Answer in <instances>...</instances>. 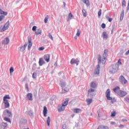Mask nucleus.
<instances>
[{"instance_id": "obj_1", "label": "nucleus", "mask_w": 129, "mask_h": 129, "mask_svg": "<svg viewBox=\"0 0 129 129\" xmlns=\"http://www.w3.org/2000/svg\"><path fill=\"white\" fill-rule=\"evenodd\" d=\"M113 91L120 97H124V96L127 94L126 92L121 90L119 87H116L115 88L113 89Z\"/></svg>"}, {"instance_id": "obj_2", "label": "nucleus", "mask_w": 129, "mask_h": 129, "mask_svg": "<svg viewBox=\"0 0 129 129\" xmlns=\"http://www.w3.org/2000/svg\"><path fill=\"white\" fill-rule=\"evenodd\" d=\"M8 99H11V97L9 95H6L3 98V103H4L5 108H9L10 107V102Z\"/></svg>"}, {"instance_id": "obj_3", "label": "nucleus", "mask_w": 129, "mask_h": 129, "mask_svg": "<svg viewBox=\"0 0 129 129\" xmlns=\"http://www.w3.org/2000/svg\"><path fill=\"white\" fill-rule=\"evenodd\" d=\"M108 53V50L107 49H105L103 54V58L102 59V64H105L106 62V57H107V54Z\"/></svg>"}, {"instance_id": "obj_4", "label": "nucleus", "mask_w": 129, "mask_h": 129, "mask_svg": "<svg viewBox=\"0 0 129 129\" xmlns=\"http://www.w3.org/2000/svg\"><path fill=\"white\" fill-rule=\"evenodd\" d=\"M10 28V21H8L3 26L2 28L0 29L1 32H5V31H7L8 29Z\"/></svg>"}, {"instance_id": "obj_5", "label": "nucleus", "mask_w": 129, "mask_h": 129, "mask_svg": "<svg viewBox=\"0 0 129 129\" xmlns=\"http://www.w3.org/2000/svg\"><path fill=\"white\" fill-rule=\"evenodd\" d=\"M118 70V64H113L112 68L110 69V73H115Z\"/></svg>"}, {"instance_id": "obj_6", "label": "nucleus", "mask_w": 129, "mask_h": 129, "mask_svg": "<svg viewBox=\"0 0 129 129\" xmlns=\"http://www.w3.org/2000/svg\"><path fill=\"white\" fill-rule=\"evenodd\" d=\"M0 14L1 15H1L0 16V22H2V21L5 19V16H7L8 15V12H5L3 11L2 10L0 9Z\"/></svg>"}, {"instance_id": "obj_7", "label": "nucleus", "mask_w": 129, "mask_h": 129, "mask_svg": "<svg viewBox=\"0 0 129 129\" xmlns=\"http://www.w3.org/2000/svg\"><path fill=\"white\" fill-rule=\"evenodd\" d=\"M105 94L107 100H112V97H110V89H108L105 92Z\"/></svg>"}, {"instance_id": "obj_8", "label": "nucleus", "mask_w": 129, "mask_h": 129, "mask_svg": "<svg viewBox=\"0 0 129 129\" xmlns=\"http://www.w3.org/2000/svg\"><path fill=\"white\" fill-rule=\"evenodd\" d=\"M119 80L120 82L123 85H124V84H126L127 82V80H126V79H125L124 77H123V76H121L119 77Z\"/></svg>"}, {"instance_id": "obj_9", "label": "nucleus", "mask_w": 129, "mask_h": 129, "mask_svg": "<svg viewBox=\"0 0 129 129\" xmlns=\"http://www.w3.org/2000/svg\"><path fill=\"white\" fill-rule=\"evenodd\" d=\"M3 113H4V115H7L9 117H11L12 116V112H11V111H10V110H9V109L5 110L4 111Z\"/></svg>"}, {"instance_id": "obj_10", "label": "nucleus", "mask_w": 129, "mask_h": 129, "mask_svg": "<svg viewBox=\"0 0 129 129\" xmlns=\"http://www.w3.org/2000/svg\"><path fill=\"white\" fill-rule=\"evenodd\" d=\"M61 87H62V89H63L64 92H67L68 91L69 89L68 88H65V86H66V85L65 84V83L62 82L61 83Z\"/></svg>"}, {"instance_id": "obj_11", "label": "nucleus", "mask_w": 129, "mask_h": 129, "mask_svg": "<svg viewBox=\"0 0 129 129\" xmlns=\"http://www.w3.org/2000/svg\"><path fill=\"white\" fill-rule=\"evenodd\" d=\"M9 43H10V39L8 37L5 38L4 40L2 41L3 45H8Z\"/></svg>"}, {"instance_id": "obj_12", "label": "nucleus", "mask_w": 129, "mask_h": 129, "mask_svg": "<svg viewBox=\"0 0 129 129\" xmlns=\"http://www.w3.org/2000/svg\"><path fill=\"white\" fill-rule=\"evenodd\" d=\"M28 49H30L33 46V43H32V38L31 37H28Z\"/></svg>"}, {"instance_id": "obj_13", "label": "nucleus", "mask_w": 129, "mask_h": 129, "mask_svg": "<svg viewBox=\"0 0 129 129\" xmlns=\"http://www.w3.org/2000/svg\"><path fill=\"white\" fill-rule=\"evenodd\" d=\"M44 59L46 62L50 61V55L49 54H45L44 55Z\"/></svg>"}, {"instance_id": "obj_14", "label": "nucleus", "mask_w": 129, "mask_h": 129, "mask_svg": "<svg viewBox=\"0 0 129 129\" xmlns=\"http://www.w3.org/2000/svg\"><path fill=\"white\" fill-rule=\"evenodd\" d=\"M78 63H79V61H78L74 58L72 59L71 60V64L72 65L73 64H76L77 66H78Z\"/></svg>"}, {"instance_id": "obj_15", "label": "nucleus", "mask_w": 129, "mask_h": 129, "mask_svg": "<svg viewBox=\"0 0 129 129\" xmlns=\"http://www.w3.org/2000/svg\"><path fill=\"white\" fill-rule=\"evenodd\" d=\"M65 109V107L64 106L62 105H59L58 106V111L59 112H61V111H63V110Z\"/></svg>"}, {"instance_id": "obj_16", "label": "nucleus", "mask_w": 129, "mask_h": 129, "mask_svg": "<svg viewBox=\"0 0 129 129\" xmlns=\"http://www.w3.org/2000/svg\"><path fill=\"white\" fill-rule=\"evenodd\" d=\"M90 86L92 88H96L97 84H96V82H92L90 85Z\"/></svg>"}, {"instance_id": "obj_17", "label": "nucleus", "mask_w": 129, "mask_h": 129, "mask_svg": "<svg viewBox=\"0 0 129 129\" xmlns=\"http://www.w3.org/2000/svg\"><path fill=\"white\" fill-rule=\"evenodd\" d=\"M47 111H48V110L47 109V107L44 106L43 107V115L44 117H46L47 116Z\"/></svg>"}, {"instance_id": "obj_18", "label": "nucleus", "mask_w": 129, "mask_h": 129, "mask_svg": "<svg viewBox=\"0 0 129 129\" xmlns=\"http://www.w3.org/2000/svg\"><path fill=\"white\" fill-rule=\"evenodd\" d=\"M39 66H43V64H45V61H44L43 58H40L39 59Z\"/></svg>"}, {"instance_id": "obj_19", "label": "nucleus", "mask_w": 129, "mask_h": 129, "mask_svg": "<svg viewBox=\"0 0 129 129\" xmlns=\"http://www.w3.org/2000/svg\"><path fill=\"white\" fill-rule=\"evenodd\" d=\"M99 68H100V67L99 66V64H98L95 70V74H99Z\"/></svg>"}, {"instance_id": "obj_20", "label": "nucleus", "mask_w": 129, "mask_h": 129, "mask_svg": "<svg viewBox=\"0 0 129 129\" xmlns=\"http://www.w3.org/2000/svg\"><path fill=\"white\" fill-rule=\"evenodd\" d=\"M27 46H28V43H26L24 44V46H22L20 49V51H21V52H24V50H26Z\"/></svg>"}, {"instance_id": "obj_21", "label": "nucleus", "mask_w": 129, "mask_h": 129, "mask_svg": "<svg viewBox=\"0 0 129 129\" xmlns=\"http://www.w3.org/2000/svg\"><path fill=\"white\" fill-rule=\"evenodd\" d=\"M28 100H33V94L32 93H28L27 95Z\"/></svg>"}, {"instance_id": "obj_22", "label": "nucleus", "mask_w": 129, "mask_h": 129, "mask_svg": "<svg viewBox=\"0 0 129 129\" xmlns=\"http://www.w3.org/2000/svg\"><path fill=\"white\" fill-rule=\"evenodd\" d=\"M8 126V123L6 122H2L1 124V127L2 128L5 129Z\"/></svg>"}, {"instance_id": "obj_23", "label": "nucleus", "mask_w": 129, "mask_h": 129, "mask_svg": "<svg viewBox=\"0 0 129 129\" xmlns=\"http://www.w3.org/2000/svg\"><path fill=\"white\" fill-rule=\"evenodd\" d=\"M73 111L75 113H80L82 110L81 109L79 108H76L73 110Z\"/></svg>"}, {"instance_id": "obj_24", "label": "nucleus", "mask_w": 129, "mask_h": 129, "mask_svg": "<svg viewBox=\"0 0 129 129\" xmlns=\"http://www.w3.org/2000/svg\"><path fill=\"white\" fill-rule=\"evenodd\" d=\"M81 34V32L80 31V30L79 29H78V31L76 34V36H75V39L76 40H77V37H79V36H80Z\"/></svg>"}, {"instance_id": "obj_25", "label": "nucleus", "mask_w": 129, "mask_h": 129, "mask_svg": "<svg viewBox=\"0 0 129 129\" xmlns=\"http://www.w3.org/2000/svg\"><path fill=\"white\" fill-rule=\"evenodd\" d=\"M124 16V11L122 10V11L121 13L120 20V21H122L123 19V17Z\"/></svg>"}, {"instance_id": "obj_26", "label": "nucleus", "mask_w": 129, "mask_h": 129, "mask_svg": "<svg viewBox=\"0 0 129 129\" xmlns=\"http://www.w3.org/2000/svg\"><path fill=\"white\" fill-rule=\"evenodd\" d=\"M84 4L86 5L87 7H89L90 4L89 3V1L88 0H82Z\"/></svg>"}, {"instance_id": "obj_27", "label": "nucleus", "mask_w": 129, "mask_h": 129, "mask_svg": "<svg viewBox=\"0 0 129 129\" xmlns=\"http://www.w3.org/2000/svg\"><path fill=\"white\" fill-rule=\"evenodd\" d=\"M42 34V30L40 29H37V30L35 32V34L38 36V35H41Z\"/></svg>"}, {"instance_id": "obj_28", "label": "nucleus", "mask_w": 129, "mask_h": 129, "mask_svg": "<svg viewBox=\"0 0 129 129\" xmlns=\"http://www.w3.org/2000/svg\"><path fill=\"white\" fill-rule=\"evenodd\" d=\"M102 35H103V38L104 39H107L108 35H107V33H106V32H103Z\"/></svg>"}, {"instance_id": "obj_29", "label": "nucleus", "mask_w": 129, "mask_h": 129, "mask_svg": "<svg viewBox=\"0 0 129 129\" xmlns=\"http://www.w3.org/2000/svg\"><path fill=\"white\" fill-rule=\"evenodd\" d=\"M46 122L48 126H50V122H51V118H50V117H47Z\"/></svg>"}, {"instance_id": "obj_30", "label": "nucleus", "mask_w": 129, "mask_h": 129, "mask_svg": "<svg viewBox=\"0 0 129 129\" xmlns=\"http://www.w3.org/2000/svg\"><path fill=\"white\" fill-rule=\"evenodd\" d=\"M92 101H93L92 99H87L86 100V102L88 103V105H90V104L92 103Z\"/></svg>"}, {"instance_id": "obj_31", "label": "nucleus", "mask_w": 129, "mask_h": 129, "mask_svg": "<svg viewBox=\"0 0 129 129\" xmlns=\"http://www.w3.org/2000/svg\"><path fill=\"white\" fill-rule=\"evenodd\" d=\"M4 120H5V121H7L8 122H10V123H12V121H11V119L9 118H8L7 117H5L4 118Z\"/></svg>"}, {"instance_id": "obj_32", "label": "nucleus", "mask_w": 129, "mask_h": 129, "mask_svg": "<svg viewBox=\"0 0 129 129\" xmlns=\"http://www.w3.org/2000/svg\"><path fill=\"white\" fill-rule=\"evenodd\" d=\"M68 99H66L65 101L63 102V103L62 104V105L63 106H67V105L68 104Z\"/></svg>"}, {"instance_id": "obj_33", "label": "nucleus", "mask_w": 129, "mask_h": 129, "mask_svg": "<svg viewBox=\"0 0 129 129\" xmlns=\"http://www.w3.org/2000/svg\"><path fill=\"white\" fill-rule=\"evenodd\" d=\"M101 58H102L101 55L99 54L98 56V64H100V63H101Z\"/></svg>"}, {"instance_id": "obj_34", "label": "nucleus", "mask_w": 129, "mask_h": 129, "mask_svg": "<svg viewBox=\"0 0 129 129\" xmlns=\"http://www.w3.org/2000/svg\"><path fill=\"white\" fill-rule=\"evenodd\" d=\"M98 129H108V127L105 126H99L98 127Z\"/></svg>"}, {"instance_id": "obj_35", "label": "nucleus", "mask_w": 129, "mask_h": 129, "mask_svg": "<svg viewBox=\"0 0 129 129\" xmlns=\"http://www.w3.org/2000/svg\"><path fill=\"white\" fill-rule=\"evenodd\" d=\"M49 15H47L46 17L45 18L44 23H45V24H47V23H48V20H49Z\"/></svg>"}, {"instance_id": "obj_36", "label": "nucleus", "mask_w": 129, "mask_h": 129, "mask_svg": "<svg viewBox=\"0 0 129 129\" xmlns=\"http://www.w3.org/2000/svg\"><path fill=\"white\" fill-rule=\"evenodd\" d=\"M116 115V112L115 111H113L111 112V117H114V116H115Z\"/></svg>"}, {"instance_id": "obj_37", "label": "nucleus", "mask_w": 129, "mask_h": 129, "mask_svg": "<svg viewBox=\"0 0 129 129\" xmlns=\"http://www.w3.org/2000/svg\"><path fill=\"white\" fill-rule=\"evenodd\" d=\"M109 17H110V15H109L108 16H107L106 17V19H108V21L109 22H112V18H109Z\"/></svg>"}, {"instance_id": "obj_38", "label": "nucleus", "mask_w": 129, "mask_h": 129, "mask_svg": "<svg viewBox=\"0 0 129 129\" xmlns=\"http://www.w3.org/2000/svg\"><path fill=\"white\" fill-rule=\"evenodd\" d=\"M82 12L84 17H86V16H87V12H86V11H85L84 9H83Z\"/></svg>"}, {"instance_id": "obj_39", "label": "nucleus", "mask_w": 129, "mask_h": 129, "mask_svg": "<svg viewBox=\"0 0 129 129\" xmlns=\"http://www.w3.org/2000/svg\"><path fill=\"white\" fill-rule=\"evenodd\" d=\"M32 77L34 79H36L37 78V73H34L32 75Z\"/></svg>"}, {"instance_id": "obj_40", "label": "nucleus", "mask_w": 129, "mask_h": 129, "mask_svg": "<svg viewBox=\"0 0 129 129\" xmlns=\"http://www.w3.org/2000/svg\"><path fill=\"white\" fill-rule=\"evenodd\" d=\"M94 91H95V90L91 88L88 90V93L89 94V93H91V92H94Z\"/></svg>"}, {"instance_id": "obj_41", "label": "nucleus", "mask_w": 129, "mask_h": 129, "mask_svg": "<svg viewBox=\"0 0 129 129\" xmlns=\"http://www.w3.org/2000/svg\"><path fill=\"white\" fill-rule=\"evenodd\" d=\"M126 5V3L125 2V1L123 0L122 2V7H125Z\"/></svg>"}, {"instance_id": "obj_42", "label": "nucleus", "mask_w": 129, "mask_h": 129, "mask_svg": "<svg viewBox=\"0 0 129 129\" xmlns=\"http://www.w3.org/2000/svg\"><path fill=\"white\" fill-rule=\"evenodd\" d=\"M48 36L49 37V38H50V39H51V40H52V41L54 40V38H53V36H52V35H51V33H49Z\"/></svg>"}, {"instance_id": "obj_43", "label": "nucleus", "mask_w": 129, "mask_h": 129, "mask_svg": "<svg viewBox=\"0 0 129 129\" xmlns=\"http://www.w3.org/2000/svg\"><path fill=\"white\" fill-rule=\"evenodd\" d=\"M13 72H14V68L11 67L10 69V74H12V73H13Z\"/></svg>"}, {"instance_id": "obj_44", "label": "nucleus", "mask_w": 129, "mask_h": 129, "mask_svg": "<svg viewBox=\"0 0 129 129\" xmlns=\"http://www.w3.org/2000/svg\"><path fill=\"white\" fill-rule=\"evenodd\" d=\"M98 15L99 18H100V16H101V9L99 10Z\"/></svg>"}, {"instance_id": "obj_45", "label": "nucleus", "mask_w": 129, "mask_h": 129, "mask_svg": "<svg viewBox=\"0 0 129 129\" xmlns=\"http://www.w3.org/2000/svg\"><path fill=\"white\" fill-rule=\"evenodd\" d=\"M118 64H119V65H122V63H121V59H119L118 60V62H117Z\"/></svg>"}, {"instance_id": "obj_46", "label": "nucleus", "mask_w": 129, "mask_h": 129, "mask_svg": "<svg viewBox=\"0 0 129 129\" xmlns=\"http://www.w3.org/2000/svg\"><path fill=\"white\" fill-rule=\"evenodd\" d=\"M69 19H72V18H73V15H72V14L71 13L69 14Z\"/></svg>"}, {"instance_id": "obj_47", "label": "nucleus", "mask_w": 129, "mask_h": 129, "mask_svg": "<svg viewBox=\"0 0 129 129\" xmlns=\"http://www.w3.org/2000/svg\"><path fill=\"white\" fill-rule=\"evenodd\" d=\"M36 30H37V26H33L32 28V31H36Z\"/></svg>"}, {"instance_id": "obj_48", "label": "nucleus", "mask_w": 129, "mask_h": 129, "mask_svg": "<svg viewBox=\"0 0 129 129\" xmlns=\"http://www.w3.org/2000/svg\"><path fill=\"white\" fill-rule=\"evenodd\" d=\"M101 27L102 29H105V24L102 23L101 25Z\"/></svg>"}, {"instance_id": "obj_49", "label": "nucleus", "mask_w": 129, "mask_h": 129, "mask_svg": "<svg viewBox=\"0 0 129 129\" xmlns=\"http://www.w3.org/2000/svg\"><path fill=\"white\" fill-rule=\"evenodd\" d=\"M44 49H45V48L43 47H40L39 48V51H43Z\"/></svg>"}, {"instance_id": "obj_50", "label": "nucleus", "mask_w": 129, "mask_h": 129, "mask_svg": "<svg viewBox=\"0 0 129 129\" xmlns=\"http://www.w3.org/2000/svg\"><path fill=\"white\" fill-rule=\"evenodd\" d=\"M25 87H26V89L27 90V91H29V86L28 85V84H26L25 85Z\"/></svg>"}, {"instance_id": "obj_51", "label": "nucleus", "mask_w": 129, "mask_h": 129, "mask_svg": "<svg viewBox=\"0 0 129 129\" xmlns=\"http://www.w3.org/2000/svg\"><path fill=\"white\" fill-rule=\"evenodd\" d=\"M125 101H127V102H129V98L128 97L125 98Z\"/></svg>"}, {"instance_id": "obj_52", "label": "nucleus", "mask_w": 129, "mask_h": 129, "mask_svg": "<svg viewBox=\"0 0 129 129\" xmlns=\"http://www.w3.org/2000/svg\"><path fill=\"white\" fill-rule=\"evenodd\" d=\"M116 101L114 99L111 101V103H113V102H115Z\"/></svg>"}, {"instance_id": "obj_53", "label": "nucleus", "mask_w": 129, "mask_h": 129, "mask_svg": "<svg viewBox=\"0 0 129 129\" xmlns=\"http://www.w3.org/2000/svg\"><path fill=\"white\" fill-rule=\"evenodd\" d=\"M129 10V2L128 3V5H127V11H128Z\"/></svg>"}, {"instance_id": "obj_54", "label": "nucleus", "mask_w": 129, "mask_h": 129, "mask_svg": "<svg viewBox=\"0 0 129 129\" xmlns=\"http://www.w3.org/2000/svg\"><path fill=\"white\" fill-rule=\"evenodd\" d=\"M123 121H127V120L126 119H123Z\"/></svg>"}, {"instance_id": "obj_55", "label": "nucleus", "mask_w": 129, "mask_h": 129, "mask_svg": "<svg viewBox=\"0 0 129 129\" xmlns=\"http://www.w3.org/2000/svg\"><path fill=\"white\" fill-rule=\"evenodd\" d=\"M63 6H64V7H66V3H65V2H63Z\"/></svg>"}, {"instance_id": "obj_56", "label": "nucleus", "mask_w": 129, "mask_h": 129, "mask_svg": "<svg viewBox=\"0 0 129 129\" xmlns=\"http://www.w3.org/2000/svg\"><path fill=\"white\" fill-rule=\"evenodd\" d=\"M99 117H100V116L99 115V113H98Z\"/></svg>"}, {"instance_id": "obj_57", "label": "nucleus", "mask_w": 129, "mask_h": 129, "mask_svg": "<svg viewBox=\"0 0 129 129\" xmlns=\"http://www.w3.org/2000/svg\"><path fill=\"white\" fill-rule=\"evenodd\" d=\"M74 117V115H72V117Z\"/></svg>"}]
</instances>
